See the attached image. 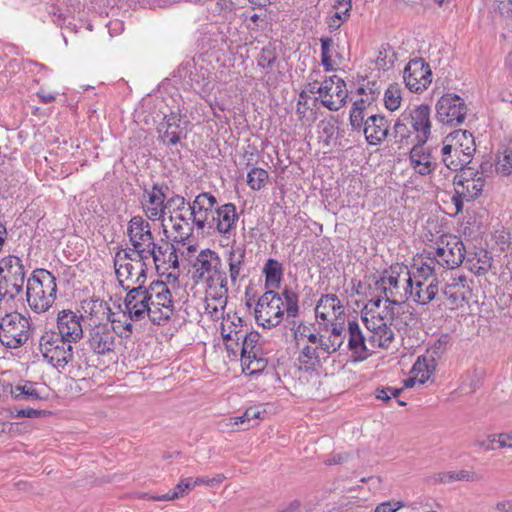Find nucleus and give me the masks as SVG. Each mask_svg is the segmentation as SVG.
<instances>
[{
  "mask_svg": "<svg viewBox=\"0 0 512 512\" xmlns=\"http://www.w3.org/2000/svg\"><path fill=\"white\" fill-rule=\"evenodd\" d=\"M246 251L243 246H232L227 254L226 264L213 250L199 252L194 263V273L207 283V287L235 286L238 279L244 278V260Z\"/></svg>",
  "mask_w": 512,
  "mask_h": 512,
  "instance_id": "1",
  "label": "nucleus"
},
{
  "mask_svg": "<svg viewBox=\"0 0 512 512\" xmlns=\"http://www.w3.org/2000/svg\"><path fill=\"white\" fill-rule=\"evenodd\" d=\"M284 312L289 317H296L298 313V297L288 289L281 294L274 291L265 292L255 307V319L264 328H272L280 324Z\"/></svg>",
  "mask_w": 512,
  "mask_h": 512,
  "instance_id": "2",
  "label": "nucleus"
},
{
  "mask_svg": "<svg viewBox=\"0 0 512 512\" xmlns=\"http://www.w3.org/2000/svg\"><path fill=\"white\" fill-rule=\"evenodd\" d=\"M56 277L46 269H36L27 280L26 297L36 313L48 311L56 300Z\"/></svg>",
  "mask_w": 512,
  "mask_h": 512,
  "instance_id": "3",
  "label": "nucleus"
},
{
  "mask_svg": "<svg viewBox=\"0 0 512 512\" xmlns=\"http://www.w3.org/2000/svg\"><path fill=\"white\" fill-rule=\"evenodd\" d=\"M476 151L475 139L467 130H455L443 141L442 162L452 170L458 171L470 163Z\"/></svg>",
  "mask_w": 512,
  "mask_h": 512,
  "instance_id": "4",
  "label": "nucleus"
},
{
  "mask_svg": "<svg viewBox=\"0 0 512 512\" xmlns=\"http://www.w3.org/2000/svg\"><path fill=\"white\" fill-rule=\"evenodd\" d=\"M411 283V271L407 266L397 264L384 271L376 286L383 293L385 303L393 305L409 299Z\"/></svg>",
  "mask_w": 512,
  "mask_h": 512,
  "instance_id": "5",
  "label": "nucleus"
},
{
  "mask_svg": "<svg viewBox=\"0 0 512 512\" xmlns=\"http://www.w3.org/2000/svg\"><path fill=\"white\" fill-rule=\"evenodd\" d=\"M114 267L120 285L129 290L134 285L144 286L147 279V260L132 257L130 250L118 251L115 255Z\"/></svg>",
  "mask_w": 512,
  "mask_h": 512,
  "instance_id": "6",
  "label": "nucleus"
},
{
  "mask_svg": "<svg viewBox=\"0 0 512 512\" xmlns=\"http://www.w3.org/2000/svg\"><path fill=\"white\" fill-rule=\"evenodd\" d=\"M485 183L483 172L475 171L470 167L460 169V173L454 177L455 194L451 199L456 213L463 210L465 202H472L482 194Z\"/></svg>",
  "mask_w": 512,
  "mask_h": 512,
  "instance_id": "7",
  "label": "nucleus"
},
{
  "mask_svg": "<svg viewBox=\"0 0 512 512\" xmlns=\"http://www.w3.org/2000/svg\"><path fill=\"white\" fill-rule=\"evenodd\" d=\"M33 330L28 317L19 312L8 313L0 321V342L7 348L17 349L27 343Z\"/></svg>",
  "mask_w": 512,
  "mask_h": 512,
  "instance_id": "8",
  "label": "nucleus"
},
{
  "mask_svg": "<svg viewBox=\"0 0 512 512\" xmlns=\"http://www.w3.org/2000/svg\"><path fill=\"white\" fill-rule=\"evenodd\" d=\"M42 356L55 368L63 369L73 359L72 344L56 331H46L39 340Z\"/></svg>",
  "mask_w": 512,
  "mask_h": 512,
  "instance_id": "9",
  "label": "nucleus"
},
{
  "mask_svg": "<svg viewBox=\"0 0 512 512\" xmlns=\"http://www.w3.org/2000/svg\"><path fill=\"white\" fill-rule=\"evenodd\" d=\"M25 269L20 258L9 255L0 261V291L13 299L19 295L25 282Z\"/></svg>",
  "mask_w": 512,
  "mask_h": 512,
  "instance_id": "10",
  "label": "nucleus"
},
{
  "mask_svg": "<svg viewBox=\"0 0 512 512\" xmlns=\"http://www.w3.org/2000/svg\"><path fill=\"white\" fill-rule=\"evenodd\" d=\"M127 235L135 256L147 260L148 252L155 247V237L149 222L142 216L132 217L128 222Z\"/></svg>",
  "mask_w": 512,
  "mask_h": 512,
  "instance_id": "11",
  "label": "nucleus"
},
{
  "mask_svg": "<svg viewBox=\"0 0 512 512\" xmlns=\"http://www.w3.org/2000/svg\"><path fill=\"white\" fill-rule=\"evenodd\" d=\"M431 253L436 257L438 266L454 269L463 263L466 249L459 237L448 234L439 238L435 252Z\"/></svg>",
  "mask_w": 512,
  "mask_h": 512,
  "instance_id": "12",
  "label": "nucleus"
},
{
  "mask_svg": "<svg viewBox=\"0 0 512 512\" xmlns=\"http://www.w3.org/2000/svg\"><path fill=\"white\" fill-rule=\"evenodd\" d=\"M87 342L90 349L98 355H107L114 351L116 336L109 322L89 324Z\"/></svg>",
  "mask_w": 512,
  "mask_h": 512,
  "instance_id": "13",
  "label": "nucleus"
},
{
  "mask_svg": "<svg viewBox=\"0 0 512 512\" xmlns=\"http://www.w3.org/2000/svg\"><path fill=\"white\" fill-rule=\"evenodd\" d=\"M401 121H405L415 135L416 142H427L431 134L430 107L425 104L404 110Z\"/></svg>",
  "mask_w": 512,
  "mask_h": 512,
  "instance_id": "14",
  "label": "nucleus"
},
{
  "mask_svg": "<svg viewBox=\"0 0 512 512\" xmlns=\"http://www.w3.org/2000/svg\"><path fill=\"white\" fill-rule=\"evenodd\" d=\"M436 111L438 120L443 124L458 125L465 119L467 106L460 96L445 94L438 100Z\"/></svg>",
  "mask_w": 512,
  "mask_h": 512,
  "instance_id": "15",
  "label": "nucleus"
},
{
  "mask_svg": "<svg viewBox=\"0 0 512 512\" xmlns=\"http://www.w3.org/2000/svg\"><path fill=\"white\" fill-rule=\"evenodd\" d=\"M429 64L422 58L409 61L403 72L406 87L412 92H422L432 81Z\"/></svg>",
  "mask_w": 512,
  "mask_h": 512,
  "instance_id": "16",
  "label": "nucleus"
},
{
  "mask_svg": "<svg viewBox=\"0 0 512 512\" xmlns=\"http://www.w3.org/2000/svg\"><path fill=\"white\" fill-rule=\"evenodd\" d=\"M217 201L210 193H201L196 196L192 204H189V215L192 222L198 229H204L206 225L211 226L215 220L214 207Z\"/></svg>",
  "mask_w": 512,
  "mask_h": 512,
  "instance_id": "17",
  "label": "nucleus"
},
{
  "mask_svg": "<svg viewBox=\"0 0 512 512\" xmlns=\"http://www.w3.org/2000/svg\"><path fill=\"white\" fill-rule=\"evenodd\" d=\"M320 352L318 346H304L298 357L299 380L316 383L319 378Z\"/></svg>",
  "mask_w": 512,
  "mask_h": 512,
  "instance_id": "18",
  "label": "nucleus"
},
{
  "mask_svg": "<svg viewBox=\"0 0 512 512\" xmlns=\"http://www.w3.org/2000/svg\"><path fill=\"white\" fill-rule=\"evenodd\" d=\"M167 186L154 184L150 190L145 189L142 202L143 210L147 218L151 221L162 220L166 214V194Z\"/></svg>",
  "mask_w": 512,
  "mask_h": 512,
  "instance_id": "19",
  "label": "nucleus"
},
{
  "mask_svg": "<svg viewBox=\"0 0 512 512\" xmlns=\"http://www.w3.org/2000/svg\"><path fill=\"white\" fill-rule=\"evenodd\" d=\"M347 98L346 84L337 75L322 81V105L331 111H338Z\"/></svg>",
  "mask_w": 512,
  "mask_h": 512,
  "instance_id": "20",
  "label": "nucleus"
},
{
  "mask_svg": "<svg viewBox=\"0 0 512 512\" xmlns=\"http://www.w3.org/2000/svg\"><path fill=\"white\" fill-rule=\"evenodd\" d=\"M427 142H416L409 153V164L415 173L421 176L430 175L438 166L437 158L433 155Z\"/></svg>",
  "mask_w": 512,
  "mask_h": 512,
  "instance_id": "21",
  "label": "nucleus"
},
{
  "mask_svg": "<svg viewBox=\"0 0 512 512\" xmlns=\"http://www.w3.org/2000/svg\"><path fill=\"white\" fill-rule=\"evenodd\" d=\"M148 291L145 286H134L127 290L124 299V307L129 314L130 320L134 322L142 321L147 318L148 309Z\"/></svg>",
  "mask_w": 512,
  "mask_h": 512,
  "instance_id": "22",
  "label": "nucleus"
},
{
  "mask_svg": "<svg viewBox=\"0 0 512 512\" xmlns=\"http://www.w3.org/2000/svg\"><path fill=\"white\" fill-rule=\"evenodd\" d=\"M82 318V315H77L71 310L59 312L57 317L58 331L56 333H59L60 336L71 344L77 342L83 337Z\"/></svg>",
  "mask_w": 512,
  "mask_h": 512,
  "instance_id": "23",
  "label": "nucleus"
},
{
  "mask_svg": "<svg viewBox=\"0 0 512 512\" xmlns=\"http://www.w3.org/2000/svg\"><path fill=\"white\" fill-rule=\"evenodd\" d=\"M228 287H207L205 294V314L211 319L218 320L222 318L223 311L227 304Z\"/></svg>",
  "mask_w": 512,
  "mask_h": 512,
  "instance_id": "24",
  "label": "nucleus"
},
{
  "mask_svg": "<svg viewBox=\"0 0 512 512\" xmlns=\"http://www.w3.org/2000/svg\"><path fill=\"white\" fill-rule=\"evenodd\" d=\"M389 123L382 115L372 114L365 120L364 134L370 145H378L384 141L389 133Z\"/></svg>",
  "mask_w": 512,
  "mask_h": 512,
  "instance_id": "25",
  "label": "nucleus"
},
{
  "mask_svg": "<svg viewBox=\"0 0 512 512\" xmlns=\"http://www.w3.org/2000/svg\"><path fill=\"white\" fill-rule=\"evenodd\" d=\"M470 292L467 278L464 275L451 277L443 289V294L455 307L462 306L468 300Z\"/></svg>",
  "mask_w": 512,
  "mask_h": 512,
  "instance_id": "26",
  "label": "nucleus"
},
{
  "mask_svg": "<svg viewBox=\"0 0 512 512\" xmlns=\"http://www.w3.org/2000/svg\"><path fill=\"white\" fill-rule=\"evenodd\" d=\"M346 337L344 324L324 323L322 326V350L333 353L344 343Z\"/></svg>",
  "mask_w": 512,
  "mask_h": 512,
  "instance_id": "27",
  "label": "nucleus"
},
{
  "mask_svg": "<svg viewBox=\"0 0 512 512\" xmlns=\"http://www.w3.org/2000/svg\"><path fill=\"white\" fill-rule=\"evenodd\" d=\"M348 348L352 352L354 361H363L369 355V348L360 330L359 324L355 321L348 323Z\"/></svg>",
  "mask_w": 512,
  "mask_h": 512,
  "instance_id": "28",
  "label": "nucleus"
},
{
  "mask_svg": "<svg viewBox=\"0 0 512 512\" xmlns=\"http://www.w3.org/2000/svg\"><path fill=\"white\" fill-rule=\"evenodd\" d=\"M322 321L345 324L344 307L334 294L322 295Z\"/></svg>",
  "mask_w": 512,
  "mask_h": 512,
  "instance_id": "29",
  "label": "nucleus"
},
{
  "mask_svg": "<svg viewBox=\"0 0 512 512\" xmlns=\"http://www.w3.org/2000/svg\"><path fill=\"white\" fill-rule=\"evenodd\" d=\"M82 310L86 317H88V325L98 322H109L110 320V307L100 299H86L82 302Z\"/></svg>",
  "mask_w": 512,
  "mask_h": 512,
  "instance_id": "30",
  "label": "nucleus"
},
{
  "mask_svg": "<svg viewBox=\"0 0 512 512\" xmlns=\"http://www.w3.org/2000/svg\"><path fill=\"white\" fill-rule=\"evenodd\" d=\"M238 220L236 207L232 203H226L215 210L216 229L221 234H228L234 229Z\"/></svg>",
  "mask_w": 512,
  "mask_h": 512,
  "instance_id": "31",
  "label": "nucleus"
},
{
  "mask_svg": "<svg viewBox=\"0 0 512 512\" xmlns=\"http://www.w3.org/2000/svg\"><path fill=\"white\" fill-rule=\"evenodd\" d=\"M439 282H413L409 298L419 305H427L433 301L439 292Z\"/></svg>",
  "mask_w": 512,
  "mask_h": 512,
  "instance_id": "32",
  "label": "nucleus"
},
{
  "mask_svg": "<svg viewBox=\"0 0 512 512\" xmlns=\"http://www.w3.org/2000/svg\"><path fill=\"white\" fill-rule=\"evenodd\" d=\"M344 61L339 46L332 39H322V66L326 71H337Z\"/></svg>",
  "mask_w": 512,
  "mask_h": 512,
  "instance_id": "33",
  "label": "nucleus"
},
{
  "mask_svg": "<svg viewBox=\"0 0 512 512\" xmlns=\"http://www.w3.org/2000/svg\"><path fill=\"white\" fill-rule=\"evenodd\" d=\"M432 253L429 252L428 256L422 258L420 264L415 268V271L411 272V280L413 282H439L436 276V268L438 263L436 257L430 256Z\"/></svg>",
  "mask_w": 512,
  "mask_h": 512,
  "instance_id": "34",
  "label": "nucleus"
},
{
  "mask_svg": "<svg viewBox=\"0 0 512 512\" xmlns=\"http://www.w3.org/2000/svg\"><path fill=\"white\" fill-rule=\"evenodd\" d=\"M179 119L176 115H166L163 122L159 125L158 131L160 138L164 143L176 145L180 141Z\"/></svg>",
  "mask_w": 512,
  "mask_h": 512,
  "instance_id": "35",
  "label": "nucleus"
},
{
  "mask_svg": "<svg viewBox=\"0 0 512 512\" xmlns=\"http://www.w3.org/2000/svg\"><path fill=\"white\" fill-rule=\"evenodd\" d=\"M493 258L485 250L469 253L466 259L467 268L475 275H485L492 267Z\"/></svg>",
  "mask_w": 512,
  "mask_h": 512,
  "instance_id": "36",
  "label": "nucleus"
},
{
  "mask_svg": "<svg viewBox=\"0 0 512 512\" xmlns=\"http://www.w3.org/2000/svg\"><path fill=\"white\" fill-rule=\"evenodd\" d=\"M246 331L243 329L242 319L233 315L227 316L226 319L223 320L221 325V335L224 340L235 341L236 346H239V341L242 339L243 334Z\"/></svg>",
  "mask_w": 512,
  "mask_h": 512,
  "instance_id": "37",
  "label": "nucleus"
},
{
  "mask_svg": "<svg viewBox=\"0 0 512 512\" xmlns=\"http://www.w3.org/2000/svg\"><path fill=\"white\" fill-rule=\"evenodd\" d=\"M363 321L366 328L371 332L376 331L386 325H392V316L390 312V306L385 305L383 310L375 312L372 309L365 312Z\"/></svg>",
  "mask_w": 512,
  "mask_h": 512,
  "instance_id": "38",
  "label": "nucleus"
},
{
  "mask_svg": "<svg viewBox=\"0 0 512 512\" xmlns=\"http://www.w3.org/2000/svg\"><path fill=\"white\" fill-rule=\"evenodd\" d=\"M148 297L162 307L174 309L171 292L163 281H153L148 287Z\"/></svg>",
  "mask_w": 512,
  "mask_h": 512,
  "instance_id": "39",
  "label": "nucleus"
},
{
  "mask_svg": "<svg viewBox=\"0 0 512 512\" xmlns=\"http://www.w3.org/2000/svg\"><path fill=\"white\" fill-rule=\"evenodd\" d=\"M260 335L255 331L245 332L241 341V358H255L262 354V347L259 343Z\"/></svg>",
  "mask_w": 512,
  "mask_h": 512,
  "instance_id": "40",
  "label": "nucleus"
},
{
  "mask_svg": "<svg viewBox=\"0 0 512 512\" xmlns=\"http://www.w3.org/2000/svg\"><path fill=\"white\" fill-rule=\"evenodd\" d=\"M390 306L392 316V325L397 329L407 327L415 322L413 313L408 309L405 303H396Z\"/></svg>",
  "mask_w": 512,
  "mask_h": 512,
  "instance_id": "41",
  "label": "nucleus"
},
{
  "mask_svg": "<svg viewBox=\"0 0 512 512\" xmlns=\"http://www.w3.org/2000/svg\"><path fill=\"white\" fill-rule=\"evenodd\" d=\"M169 221L172 223V229L176 233L175 239L185 240L192 233V225L190 220L192 217L184 215L182 212L169 215Z\"/></svg>",
  "mask_w": 512,
  "mask_h": 512,
  "instance_id": "42",
  "label": "nucleus"
},
{
  "mask_svg": "<svg viewBox=\"0 0 512 512\" xmlns=\"http://www.w3.org/2000/svg\"><path fill=\"white\" fill-rule=\"evenodd\" d=\"M479 476L474 471L469 470H456V471H446L440 472L434 475V480L440 483H451L456 481H477Z\"/></svg>",
  "mask_w": 512,
  "mask_h": 512,
  "instance_id": "43",
  "label": "nucleus"
},
{
  "mask_svg": "<svg viewBox=\"0 0 512 512\" xmlns=\"http://www.w3.org/2000/svg\"><path fill=\"white\" fill-rule=\"evenodd\" d=\"M339 127L336 120L328 121L322 129V152H331L338 145Z\"/></svg>",
  "mask_w": 512,
  "mask_h": 512,
  "instance_id": "44",
  "label": "nucleus"
},
{
  "mask_svg": "<svg viewBox=\"0 0 512 512\" xmlns=\"http://www.w3.org/2000/svg\"><path fill=\"white\" fill-rule=\"evenodd\" d=\"M132 322L134 321L130 320L126 309L118 316L110 311L109 324L113 327L115 335L118 334L121 337H128L133 330Z\"/></svg>",
  "mask_w": 512,
  "mask_h": 512,
  "instance_id": "45",
  "label": "nucleus"
},
{
  "mask_svg": "<svg viewBox=\"0 0 512 512\" xmlns=\"http://www.w3.org/2000/svg\"><path fill=\"white\" fill-rule=\"evenodd\" d=\"M392 326L393 325H386L374 332H371L368 342L372 348H388L390 346L394 340V332L391 328Z\"/></svg>",
  "mask_w": 512,
  "mask_h": 512,
  "instance_id": "46",
  "label": "nucleus"
},
{
  "mask_svg": "<svg viewBox=\"0 0 512 512\" xmlns=\"http://www.w3.org/2000/svg\"><path fill=\"white\" fill-rule=\"evenodd\" d=\"M436 367L435 358L431 357H418L417 361L413 365L412 372L415 376L419 377V383L424 384L434 372Z\"/></svg>",
  "mask_w": 512,
  "mask_h": 512,
  "instance_id": "47",
  "label": "nucleus"
},
{
  "mask_svg": "<svg viewBox=\"0 0 512 512\" xmlns=\"http://www.w3.org/2000/svg\"><path fill=\"white\" fill-rule=\"evenodd\" d=\"M148 309L149 313L147 318L156 325L165 324L174 314V309L162 307L161 305L156 304L154 300L148 301Z\"/></svg>",
  "mask_w": 512,
  "mask_h": 512,
  "instance_id": "48",
  "label": "nucleus"
},
{
  "mask_svg": "<svg viewBox=\"0 0 512 512\" xmlns=\"http://www.w3.org/2000/svg\"><path fill=\"white\" fill-rule=\"evenodd\" d=\"M413 131L410 129V126L405 121H401V115L395 121L392 130V136L395 139L396 143L400 145H408L411 143V138L413 135Z\"/></svg>",
  "mask_w": 512,
  "mask_h": 512,
  "instance_id": "49",
  "label": "nucleus"
},
{
  "mask_svg": "<svg viewBox=\"0 0 512 512\" xmlns=\"http://www.w3.org/2000/svg\"><path fill=\"white\" fill-rule=\"evenodd\" d=\"M170 248H172V244H169L164 240H161V243L155 242V247L150 249L147 254V261L152 258L156 269H159L165 265V257Z\"/></svg>",
  "mask_w": 512,
  "mask_h": 512,
  "instance_id": "50",
  "label": "nucleus"
},
{
  "mask_svg": "<svg viewBox=\"0 0 512 512\" xmlns=\"http://www.w3.org/2000/svg\"><path fill=\"white\" fill-rule=\"evenodd\" d=\"M402 101L401 88L399 84H390L384 93V105L390 111L397 110Z\"/></svg>",
  "mask_w": 512,
  "mask_h": 512,
  "instance_id": "51",
  "label": "nucleus"
},
{
  "mask_svg": "<svg viewBox=\"0 0 512 512\" xmlns=\"http://www.w3.org/2000/svg\"><path fill=\"white\" fill-rule=\"evenodd\" d=\"M268 180V172L262 168H252L247 174V184L252 190L262 189Z\"/></svg>",
  "mask_w": 512,
  "mask_h": 512,
  "instance_id": "52",
  "label": "nucleus"
},
{
  "mask_svg": "<svg viewBox=\"0 0 512 512\" xmlns=\"http://www.w3.org/2000/svg\"><path fill=\"white\" fill-rule=\"evenodd\" d=\"M11 395L15 400L21 399H40L39 393L35 389L33 383L26 382L24 385H18L11 389Z\"/></svg>",
  "mask_w": 512,
  "mask_h": 512,
  "instance_id": "53",
  "label": "nucleus"
},
{
  "mask_svg": "<svg viewBox=\"0 0 512 512\" xmlns=\"http://www.w3.org/2000/svg\"><path fill=\"white\" fill-rule=\"evenodd\" d=\"M241 360L243 371L248 375H254L263 371L267 365V361L262 357V354L256 355L255 358H241Z\"/></svg>",
  "mask_w": 512,
  "mask_h": 512,
  "instance_id": "54",
  "label": "nucleus"
},
{
  "mask_svg": "<svg viewBox=\"0 0 512 512\" xmlns=\"http://www.w3.org/2000/svg\"><path fill=\"white\" fill-rule=\"evenodd\" d=\"M193 488L192 477L180 479L173 490L168 492L170 501L185 497Z\"/></svg>",
  "mask_w": 512,
  "mask_h": 512,
  "instance_id": "55",
  "label": "nucleus"
},
{
  "mask_svg": "<svg viewBox=\"0 0 512 512\" xmlns=\"http://www.w3.org/2000/svg\"><path fill=\"white\" fill-rule=\"evenodd\" d=\"M496 171L504 176L512 173V146L506 149L496 162Z\"/></svg>",
  "mask_w": 512,
  "mask_h": 512,
  "instance_id": "56",
  "label": "nucleus"
},
{
  "mask_svg": "<svg viewBox=\"0 0 512 512\" xmlns=\"http://www.w3.org/2000/svg\"><path fill=\"white\" fill-rule=\"evenodd\" d=\"M320 93V87H317V83L309 84V88H306L300 94V103L303 101L305 105H307L311 110H313L312 106H316V102L318 100V96L316 94Z\"/></svg>",
  "mask_w": 512,
  "mask_h": 512,
  "instance_id": "57",
  "label": "nucleus"
},
{
  "mask_svg": "<svg viewBox=\"0 0 512 512\" xmlns=\"http://www.w3.org/2000/svg\"><path fill=\"white\" fill-rule=\"evenodd\" d=\"M451 337L448 334L441 335L438 340L427 350L431 357H441L447 350Z\"/></svg>",
  "mask_w": 512,
  "mask_h": 512,
  "instance_id": "58",
  "label": "nucleus"
},
{
  "mask_svg": "<svg viewBox=\"0 0 512 512\" xmlns=\"http://www.w3.org/2000/svg\"><path fill=\"white\" fill-rule=\"evenodd\" d=\"M357 92L375 101L381 93V87L377 81H367L366 84H362L358 87Z\"/></svg>",
  "mask_w": 512,
  "mask_h": 512,
  "instance_id": "59",
  "label": "nucleus"
},
{
  "mask_svg": "<svg viewBox=\"0 0 512 512\" xmlns=\"http://www.w3.org/2000/svg\"><path fill=\"white\" fill-rule=\"evenodd\" d=\"M263 413L264 410H261L260 407H250L242 416L231 418V421H233V425L250 423L252 420L261 419Z\"/></svg>",
  "mask_w": 512,
  "mask_h": 512,
  "instance_id": "60",
  "label": "nucleus"
},
{
  "mask_svg": "<svg viewBox=\"0 0 512 512\" xmlns=\"http://www.w3.org/2000/svg\"><path fill=\"white\" fill-rule=\"evenodd\" d=\"M186 200L183 196L174 195L168 198L165 202L166 210L169 211L170 215L180 213L186 208Z\"/></svg>",
  "mask_w": 512,
  "mask_h": 512,
  "instance_id": "61",
  "label": "nucleus"
},
{
  "mask_svg": "<svg viewBox=\"0 0 512 512\" xmlns=\"http://www.w3.org/2000/svg\"><path fill=\"white\" fill-rule=\"evenodd\" d=\"M488 441L490 443H497L499 448L512 449V430L491 434L488 436Z\"/></svg>",
  "mask_w": 512,
  "mask_h": 512,
  "instance_id": "62",
  "label": "nucleus"
},
{
  "mask_svg": "<svg viewBox=\"0 0 512 512\" xmlns=\"http://www.w3.org/2000/svg\"><path fill=\"white\" fill-rule=\"evenodd\" d=\"M266 282H278L281 276V269L275 260L269 259L265 265Z\"/></svg>",
  "mask_w": 512,
  "mask_h": 512,
  "instance_id": "63",
  "label": "nucleus"
},
{
  "mask_svg": "<svg viewBox=\"0 0 512 512\" xmlns=\"http://www.w3.org/2000/svg\"><path fill=\"white\" fill-rule=\"evenodd\" d=\"M366 113L361 110V108H354L350 112V123L354 129H360L363 124L365 125L364 118Z\"/></svg>",
  "mask_w": 512,
  "mask_h": 512,
  "instance_id": "64",
  "label": "nucleus"
}]
</instances>
